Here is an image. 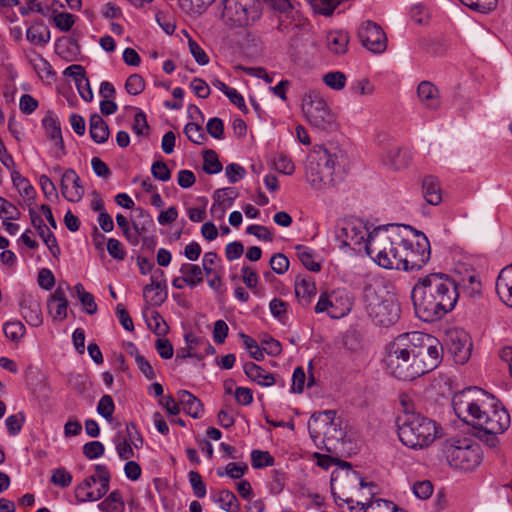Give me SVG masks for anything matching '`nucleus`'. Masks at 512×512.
<instances>
[{
    "instance_id": "f8f14e48",
    "label": "nucleus",
    "mask_w": 512,
    "mask_h": 512,
    "mask_svg": "<svg viewBox=\"0 0 512 512\" xmlns=\"http://www.w3.org/2000/svg\"><path fill=\"white\" fill-rule=\"evenodd\" d=\"M371 235L365 222L361 219L352 218L342 221L336 233L339 248H349L354 251L365 249V243Z\"/></svg>"
},
{
    "instance_id": "338daca9",
    "label": "nucleus",
    "mask_w": 512,
    "mask_h": 512,
    "mask_svg": "<svg viewBox=\"0 0 512 512\" xmlns=\"http://www.w3.org/2000/svg\"><path fill=\"white\" fill-rule=\"evenodd\" d=\"M104 451L105 447L100 441H90L83 446V454L90 460L101 457Z\"/></svg>"
},
{
    "instance_id": "3c124183",
    "label": "nucleus",
    "mask_w": 512,
    "mask_h": 512,
    "mask_svg": "<svg viewBox=\"0 0 512 512\" xmlns=\"http://www.w3.org/2000/svg\"><path fill=\"white\" fill-rule=\"evenodd\" d=\"M236 196L235 188L228 187L216 190L213 194V199L215 203L224 205L227 208L232 206Z\"/></svg>"
},
{
    "instance_id": "cd10ccee",
    "label": "nucleus",
    "mask_w": 512,
    "mask_h": 512,
    "mask_svg": "<svg viewBox=\"0 0 512 512\" xmlns=\"http://www.w3.org/2000/svg\"><path fill=\"white\" fill-rule=\"evenodd\" d=\"M422 193L426 202L430 205H438L442 201V191L439 180L432 176H426L422 181Z\"/></svg>"
},
{
    "instance_id": "a18cd8bd",
    "label": "nucleus",
    "mask_w": 512,
    "mask_h": 512,
    "mask_svg": "<svg viewBox=\"0 0 512 512\" xmlns=\"http://www.w3.org/2000/svg\"><path fill=\"white\" fill-rule=\"evenodd\" d=\"M203 161V170L207 174H217L222 171V164L214 150L204 151Z\"/></svg>"
},
{
    "instance_id": "c756f323",
    "label": "nucleus",
    "mask_w": 512,
    "mask_h": 512,
    "mask_svg": "<svg viewBox=\"0 0 512 512\" xmlns=\"http://www.w3.org/2000/svg\"><path fill=\"white\" fill-rule=\"evenodd\" d=\"M11 179L13 186L17 189L18 193L21 197H23L25 201L29 203L34 201L36 196V190L27 178L22 176L19 171L12 170Z\"/></svg>"
},
{
    "instance_id": "052dcab7",
    "label": "nucleus",
    "mask_w": 512,
    "mask_h": 512,
    "mask_svg": "<svg viewBox=\"0 0 512 512\" xmlns=\"http://www.w3.org/2000/svg\"><path fill=\"white\" fill-rule=\"evenodd\" d=\"M324 83L334 89V90H341L345 87L346 83V76L344 73L336 71V72H329L323 77Z\"/></svg>"
},
{
    "instance_id": "e433bc0d",
    "label": "nucleus",
    "mask_w": 512,
    "mask_h": 512,
    "mask_svg": "<svg viewBox=\"0 0 512 512\" xmlns=\"http://www.w3.org/2000/svg\"><path fill=\"white\" fill-rule=\"evenodd\" d=\"M103 512H124L125 504L119 490L112 491L99 505Z\"/></svg>"
},
{
    "instance_id": "72a5a7b5",
    "label": "nucleus",
    "mask_w": 512,
    "mask_h": 512,
    "mask_svg": "<svg viewBox=\"0 0 512 512\" xmlns=\"http://www.w3.org/2000/svg\"><path fill=\"white\" fill-rule=\"evenodd\" d=\"M295 251L300 262L310 271L319 272L321 270V264L315 260L314 251L304 245H296Z\"/></svg>"
},
{
    "instance_id": "de8ad7c7",
    "label": "nucleus",
    "mask_w": 512,
    "mask_h": 512,
    "mask_svg": "<svg viewBox=\"0 0 512 512\" xmlns=\"http://www.w3.org/2000/svg\"><path fill=\"white\" fill-rule=\"evenodd\" d=\"M53 23L62 32L69 31L75 23V16L67 12H53Z\"/></svg>"
},
{
    "instance_id": "f3484780",
    "label": "nucleus",
    "mask_w": 512,
    "mask_h": 512,
    "mask_svg": "<svg viewBox=\"0 0 512 512\" xmlns=\"http://www.w3.org/2000/svg\"><path fill=\"white\" fill-rule=\"evenodd\" d=\"M142 444V438L133 423L127 424L124 430L118 431L114 438L117 453L122 460L134 457L132 445L138 448Z\"/></svg>"
},
{
    "instance_id": "7c9ffc66",
    "label": "nucleus",
    "mask_w": 512,
    "mask_h": 512,
    "mask_svg": "<svg viewBox=\"0 0 512 512\" xmlns=\"http://www.w3.org/2000/svg\"><path fill=\"white\" fill-rule=\"evenodd\" d=\"M29 42L38 46H45L50 41V29L41 23L31 25L26 31Z\"/></svg>"
},
{
    "instance_id": "a19ab883",
    "label": "nucleus",
    "mask_w": 512,
    "mask_h": 512,
    "mask_svg": "<svg viewBox=\"0 0 512 512\" xmlns=\"http://www.w3.org/2000/svg\"><path fill=\"white\" fill-rule=\"evenodd\" d=\"M316 293V286L311 278L297 279L295 282V294L297 298L308 301L309 297Z\"/></svg>"
},
{
    "instance_id": "774afa93",
    "label": "nucleus",
    "mask_w": 512,
    "mask_h": 512,
    "mask_svg": "<svg viewBox=\"0 0 512 512\" xmlns=\"http://www.w3.org/2000/svg\"><path fill=\"white\" fill-rule=\"evenodd\" d=\"M270 267L276 274H284L289 268V259L282 253H276L270 259Z\"/></svg>"
},
{
    "instance_id": "9d476101",
    "label": "nucleus",
    "mask_w": 512,
    "mask_h": 512,
    "mask_svg": "<svg viewBox=\"0 0 512 512\" xmlns=\"http://www.w3.org/2000/svg\"><path fill=\"white\" fill-rule=\"evenodd\" d=\"M364 301L366 312L376 325L388 327L398 321L400 306L395 300L383 298L368 287L365 289Z\"/></svg>"
},
{
    "instance_id": "2f4dec72",
    "label": "nucleus",
    "mask_w": 512,
    "mask_h": 512,
    "mask_svg": "<svg viewBox=\"0 0 512 512\" xmlns=\"http://www.w3.org/2000/svg\"><path fill=\"white\" fill-rule=\"evenodd\" d=\"M496 292L507 305L512 307V278L509 271H500L496 281Z\"/></svg>"
},
{
    "instance_id": "b1692460",
    "label": "nucleus",
    "mask_w": 512,
    "mask_h": 512,
    "mask_svg": "<svg viewBox=\"0 0 512 512\" xmlns=\"http://www.w3.org/2000/svg\"><path fill=\"white\" fill-rule=\"evenodd\" d=\"M245 375L258 385L269 387L277 383L276 375L264 370L254 362H246L243 365Z\"/></svg>"
},
{
    "instance_id": "2eb2a0df",
    "label": "nucleus",
    "mask_w": 512,
    "mask_h": 512,
    "mask_svg": "<svg viewBox=\"0 0 512 512\" xmlns=\"http://www.w3.org/2000/svg\"><path fill=\"white\" fill-rule=\"evenodd\" d=\"M357 36L363 47L374 54H382L387 49L386 33L374 21H363L358 28Z\"/></svg>"
},
{
    "instance_id": "69168bd1",
    "label": "nucleus",
    "mask_w": 512,
    "mask_h": 512,
    "mask_svg": "<svg viewBox=\"0 0 512 512\" xmlns=\"http://www.w3.org/2000/svg\"><path fill=\"white\" fill-rule=\"evenodd\" d=\"M51 482L56 486L66 488L72 483V475L64 468H57L52 473Z\"/></svg>"
},
{
    "instance_id": "09e8293b",
    "label": "nucleus",
    "mask_w": 512,
    "mask_h": 512,
    "mask_svg": "<svg viewBox=\"0 0 512 512\" xmlns=\"http://www.w3.org/2000/svg\"><path fill=\"white\" fill-rule=\"evenodd\" d=\"M20 216L21 212L17 206L0 196V219L18 220Z\"/></svg>"
},
{
    "instance_id": "680f3d73",
    "label": "nucleus",
    "mask_w": 512,
    "mask_h": 512,
    "mask_svg": "<svg viewBox=\"0 0 512 512\" xmlns=\"http://www.w3.org/2000/svg\"><path fill=\"white\" fill-rule=\"evenodd\" d=\"M247 469L248 466L245 463L239 464L235 462H230L226 465L225 472H222L220 469H218L217 475L223 476L224 474H226L232 479H239L244 475Z\"/></svg>"
},
{
    "instance_id": "dca6fc26",
    "label": "nucleus",
    "mask_w": 512,
    "mask_h": 512,
    "mask_svg": "<svg viewBox=\"0 0 512 512\" xmlns=\"http://www.w3.org/2000/svg\"><path fill=\"white\" fill-rule=\"evenodd\" d=\"M98 475L100 487L96 490H90L89 482H81L75 489V495L80 502H93L101 499L109 491L110 472L105 465L98 464L95 466Z\"/></svg>"
},
{
    "instance_id": "7ed1b4c3",
    "label": "nucleus",
    "mask_w": 512,
    "mask_h": 512,
    "mask_svg": "<svg viewBox=\"0 0 512 512\" xmlns=\"http://www.w3.org/2000/svg\"><path fill=\"white\" fill-rule=\"evenodd\" d=\"M459 295L457 282L442 272L420 277L411 291L415 314L424 322L442 319L455 308Z\"/></svg>"
},
{
    "instance_id": "0e129e2a",
    "label": "nucleus",
    "mask_w": 512,
    "mask_h": 512,
    "mask_svg": "<svg viewBox=\"0 0 512 512\" xmlns=\"http://www.w3.org/2000/svg\"><path fill=\"white\" fill-rule=\"evenodd\" d=\"M39 184L41 186L44 196L48 200L53 201L59 198L55 184L47 175L43 174L39 177Z\"/></svg>"
},
{
    "instance_id": "423d86ee",
    "label": "nucleus",
    "mask_w": 512,
    "mask_h": 512,
    "mask_svg": "<svg viewBox=\"0 0 512 512\" xmlns=\"http://www.w3.org/2000/svg\"><path fill=\"white\" fill-rule=\"evenodd\" d=\"M398 436L405 446L423 449L430 446L439 436V427L425 416L406 413L398 419Z\"/></svg>"
},
{
    "instance_id": "412c9836",
    "label": "nucleus",
    "mask_w": 512,
    "mask_h": 512,
    "mask_svg": "<svg viewBox=\"0 0 512 512\" xmlns=\"http://www.w3.org/2000/svg\"><path fill=\"white\" fill-rule=\"evenodd\" d=\"M21 315L32 327H39L43 323L40 303L32 296L23 297L20 301Z\"/></svg>"
},
{
    "instance_id": "20e7f679",
    "label": "nucleus",
    "mask_w": 512,
    "mask_h": 512,
    "mask_svg": "<svg viewBox=\"0 0 512 512\" xmlns=\"http://www.w3.org/2000/svg\"><path fill=\"white\" fill-rule=\"evenodd\" d=\"M347 168L348 157L342 149L319 147L308 160L306 178L314 189H322L343 178Z\"/></svg>"
},
{
    "instance_id": "ea45409f",
    "label": "nucleus",
    "mask_w": 512,
    "mask_h": 512,
    "mask_svg": "<svg viewBox=\"0 0 512 512\" xmlns=\"http://www.w3.org/2000/svg\"><path fill=\"white\" fill-rule=\"evenodd\" d=\"M457 285L458 290L462 289L463 292L470 298H475L481 295L482 284L475 273L470 274L467 278H462V280L457 283Z\"/></svg>"
},
{
    "instance_id": "1a4fd4ad",
    "label": "nucleus",
    "mask_w": 512,
    "mask_h": 512,
    "mask_svg": "<svg viewBox=\"0 0 512 512\" xmlns=\"http://www.w3.org/2000/svg\"><path fill=\"white\" fill-rule=\"evenodd\" d=\"M262 16V0H224L222 19L233 28L248 27Z\"/></svg>"
},
{
    "instance_id": "8fccbe9b",
    "label": "nucleus",
    "mask_w": 512,
    "mask_h": 512,
    "mask_svg": "<svg viewBox=\"0 0 512 512\" xmlns=\"http://www.w3.org/2000/svg\"><path fill=\"white\" fill-rule=\"evenodd\" d=\"M114 411L115 404L113 398L110 395H103L97 404L98 414L110 421L113 418Z\"/></svg>"
},
{
    "instance_id": "5701e85b",
    "label": "nucleus",
    "mask_w": 512,
    "mask_h": 512,
    "mask_svg": "<svg viewBox=\"0 0 512 512\" xmlns=\"http://www.w3.org/2000/svg\"><path fill=\"white\" fill-rule=\"evenodd\" d=\"M417 95L421 104L430 110L440 107V95L438 88L428 81H422L417 88Z\"/></svg>"
},
{
    "instance_id": "4d7b16f0",
    "label": "nucleus",
    "mask_w": 512,
    "mask_h": 512,
    "mask_svg": "<svg viewBox=\"0 0 512 512\" xmlns=\"http://www.w3.org/2000/svg\"><path fill=\"white\" fill-rule=\"evenodd\" d=\"M273 164L278 172L285 175H291L295 170V166L292 160L283 153L275 155Z\"/></svg>"
},
{
    "instance_id": "49530a36",
    "label": "nucleus",
    "mask_w": 512,
    "mask_h": 512,
    "mask_svg": "<svg viewBox=\"0 0 512 512\" xmlns=\"http://www.w3.org/2000/svg\"><path fill=\"white\" fill-rule=\"evenodd\" d=\"M463 5L473 11L488 13L494 10L498 0H459Z\"/></svg>"
},
{
    "instance_id": "4c0bfd02",
    "label": "nucleus",
    "mask_w": 512,
    "mask_h": 512,
    "mask_svg": "<svg viewBox=\"0 0 512 512\" xmlns=\"http://www.w3.org/2000/svg\"><path fill=\"white\" fill-rule=\"evenodd\" d=\"M72 290L81 302L85 312L89 315H94L98 310L94 296L90 292L85 291L82 283H77Z\"/></svg>"
},
{
    "instance_id": "864d4df0",
    "label": "nucleus",
    "mask_w": 512,
    "mask_h": 512,
    "mask_svg": "<svg viewBox=\"0 0 512 512\" xmlns=\"http://www.w3.org/2000/svg\"><path fill=\"white\" fill-rule=\"evenodd\" d=\"M251 463L253 468L272 466L274 457L268 451L253 450L251 452Z\"/></svg>"
},
{
    "instance_id": "37998d69",
    "label": "nucleus",
    "mask_w": 512,
    "mask_h": 512,
    "mask_svg": "<svg viewBox=\"0 0 512 512\" xmlns=\"http://www.w3.org/2000/svg\"><path fill=\"white\" fill-rule=\"evenodd\" d=\"M185 342L190 350H205L206 353H215V348L204 337H198L193 333L185 334Z\"/></svg>"
},
{
    "instance_id": "79ce46f5",
    "label": "nucleus",
    "mask_w": 512,
    "mask_h": 512,
    "mask_svg": "<svg viewBox=\"0 0 512 512\" xmlns=\"http://www.w3.org/2000/svg\"><path fill=\"white\" fill-rule=\"evenodd\" d=\"M137 220L132 221L135 230L145 233H150L154 230L155 224L152 217L142 208H137Z\"/></svg>"
},
{
    "instance_id": "393cba45",
    "label": "nucleus",
    "mask_w": 512,
    "mask_h": 512,
    "mask_svg": "<svg viewBox=\"0 0 512 512\" xmlns=\"http://www.w3.org/2000/svg\"><path fill=\"white\" fill-rule=\"evenodd\" d=\"M42 125L47 136L55 141V147L61 151V156L65 155L64 141L62 138L60 122L53 112H47L42 119Z\"/></svg>"
},
{
    "instance_id": "4be33fe9",
    "label": "nucleus",
    "mask_w": 512,
    "mask_h": 512,
    "mask_svg": "<svg viewBox=\"0 0 512 512\" xmlns=\"http://www.w3.org/2000/svg\"><path fill=\"white\" fill-rule=\"evenodd\" d=\"M411 161V153L398 146L390 147L383 157V163L393 170L405 169L410 165Z\"/></svg>"
},
{
    "instance_id": "6ab92c4d",
    "label": "nucleus",
    "mask_w": 512,
    "mask_h": 512,
    "mask_svg": "<svg viewBox=\"0 0 512 512\" xmlns=\"http://www.w3.org/2000/svg\"><path fill=\"white\" fill-rule=\"evenodd\" d=\"M47 309L54 322H62L67 318L68 300L61 285L49 296Z\"/></svg>"
},
{
    "instance_id": "c03bdc74",
    "label": "nucleus",
    "mask_w": 512,
    "mask_h": 512,
    "mask_svg": "<svg viewBox=\"0 0 512 512\" xmlns=\"http://www.w3.org/2000/svg\"><path fill=\"white\" fill-rule=\"evenodd\" d=\"M3 332L9 340L19 342L25 335L26 329L20 321H9L4 324Z\"/></svg>"
},
{
    "instance_id": "bf43d9fd",
    "label": "nucleus",
    "mask_w": 512,
    "mask_h": 512,
    "mask_svg": "<svg viewBox=\"0 0 512 512\" xmlns=\"http://www.w3.org/2000/svg\"><path fill=\"white\" fill-rule=\"evenodd\" d=\"M189 482L193 493L197 498H203L206 495V485L201 475L197 471H190L188 474Z\"/></svg>"
},
{
    "instance_id": "5fc2aeb1",
    "label": "nucleus",
    "mask_w": 512,
    "mask_h": 512,
    "mask_svg": "<svg viewBox=\"0 0 512 512\" xmlns=\"http://www.w3.org/2000/svg\"><path fill=\"white\" fill-rule=\"evenodd\" d=\"M215 0H180L181 7L190 14H200Z\"/></svg>"
},
{
    "instance_id": "13d9d810",
    "label": "nucleus",
    "mask_w": 512,
    "mask_h": 512,
    "mask_svg": "<svg viewBox=\"0 0 512 512\" xmlns=\"http://www.w3.org/2000/svg\"><path fill=\"white\" fill-rule=\"evenodd\" d=\"M289 304L282 299L274 298L269 303V309L273 317L279 321H284L287 318Z\"/></svg>"
},
{
    "instance_id": "f03ea898",
    "label": "nucleus",
    "mask_w": 512,
    "mask_h": 512,
    "mask_svg": "<svg viewBox=\"0 0 512 512\" xmlns=\"http://www.w3.org/2000/svg\"><path fill=\"white\" fill-rule=\"evenodd\" d=\"M489 395L482 389L470 387L454 395L452 404L457 417L478 430L477 437L490 448L499 444L511 423L508 411L497 404L489 405Z\"/></svg>"
},
{
    "instance_id": "f257e3e1",
    "label": "nucleus",
    "mask_w": 512,
    "mask_h": 512,
    "mask_svg": "<svg viewBox=\"0 0 512 512\" xmlns=\"http://www.w3.org/2000/svg\"><path fill=\"white\" fill-rule=\"evenodd\" d=\"M443 357L440 341L423 332L398 335L386 346V371L402 381H412L438 367Z\"/></svg>"
},
{
    "instance_id": "4468645a",
    "label": "nucleus",
    "mask_w": 512,
    "mask_h": 512,
    "mask_svg": "<svg viewBox=\"0 0 512 512\" xmlns=\"http://www.w3.org/2000/svg\"><path fill=\"white\" fill-rule=\"evenodd\" d=\"M335 411L325 410L323 412L314 413L308 421V431L311 438L316 441L323 438V441H330L332 438H341V431L337 430L334 423Z\"/></svg>"
},
{
    "instance_id": "473e14b6",
    "label": "nucleus",
    "mask_w": 512,
    "mask_h": 512,
    "mask_svg": "<svg viewBox=\"0 0 512 512\" xmlns=\"http://www.w3.org/2000/svg\"><path fill=\"white\" fill-rule=\"evenodd\" d=\"M180 273L186 279V284L194 288L203 282L202 269L197 264L183 263L180 267Z\"/></svg>"
},
{
    "instance_id": "0eeeda50",
    "label": "nucleus",
    "mask_w": 512,
    "mask_h": 512,
    "mask_svg": "<svg viewBox=\"0 0 512 512\" xmlns=\"http://www.w3.org/2000/svg\"><path fill=\"white\" fill-rule=\"evenodd\" d=\"M442 453L450 467L470 472L483 460L480 445L470 438H449L442 443Z\"/></svg>"
},
{
    "instance_id": "ddd939ff",
    "label": "nucleus",
    "mask_w": 512,
    "mask_h": 512,
    "mask_svg": "<svg viewBox=\"0 0 512 512\" xmlns=\"http://www.w3.org/2000/svg\"><path fill=\"white\" fill-rule=\"evenodd\" d=\"M351 307L352 301L349 294L345 290H338L329 295L321 294L315 306V312H326L331 318L339 319L347 315Z\"/></svg>"
},
{
    "instance_id": "c9c22d12",
    "label": "nucleus",
    "mask_w": 512,
    "mask_h": 512,
    "mask_svg": "<svg viewBox=\"0 0 512 512\" xmlns=\"http://www.w3.org/2000/svg\"><path fill=\"white\" fill-rule=\"evenodd\" d=\"M148 328L158 336L168 333L169 327L158 311L151 310L148 316L147 312H143Z\"/></svg>"
},
{
    "instance_id": "39448f33",
    "label": "nucleus",
    "mask_w": 512,
    "mask_h": 512,
    "mask_svg": "<svg viewBox=\"0 0 512 512\" xmlns=\"http://www.w3.org/2000/svg\"><path fill=\"white\" fill-rule=\"evenodd\" d=\"M404 240L393 225L379 226L371 231L365 251L379 266L399 270Z\"/></svg>"
},
{
    "instance_id": "6e6552de",
    "label": "nucleus",
    "mask_w": 512,
    "mask_h": 512,
    "mask_svg": "<svg viewBox=\"0 0 512 512\" xmlns=\"http://www.w3.org/2000/svg\"><path fill=\"white\" fill-rule=\"evenodd\" d=\"M302 112L308 123L315 129L331 132L338 127L335 113L320 92L309 90L302 97Z\"/></svg>"
},
{
    "instance_id": "58836bf2",
    "label": "nucleus",
    "mask_w": 512,
    "mask_h": 512,
    "mask_svg": "<svg viewBox=\"0 0 512 512\" xmlns=\"http://www.w3.org/2000/svg\"><path fill=\"white\" fill-rule=\"evenodd\" d=\"M214 501L219 503L220 508L226 512H240V503L230 490L219 491Z\"/></svg>"
},
{
    "instance_id": "a211bd4d",
    "label": "nucleus",
    "mask_w": 512,
    "mask_h": 512,
    "mask_svg": "<svg viewBox=\"0 0 512 512\" xmlns=\"http://www.w3.org/2000/svg\"><path fill=\"white\" fill-rule=\"evenodd\" d=\"M60 186L62 195L67 201L79 202L84 196L85 190L81 185L80 177L71 168L63 172Z\"/></svg>"
},
{
    "instance_id": "6e6d98bb",
    "label": "nucleus",
    "mask_w": 512,
    "mask_h": 512,
    "mask_svg": "<svg viewBox=\"0 0 512 512\" xmlns=\"http://www.w3.org/2000/svg\"><path fill=\"white\" fill-rule=\"evenodd\" d=\"M145 89V81L139 74L130 75L125 82V90L130 95H138Z\"/></svg>"
},
{
    "instance_id": "9b49d317",
    "label": "nucleus",
    "mask_w": 512,
    "mask_h": 512,
    "mask_svg": "<svg viewBox=\"0 0 512 512\" xmlns=\"http://www.w3.org/2000/svg\"><path fill=\"white\" fill-rule=\"evenodd\" d=\"M412 230L415 232L417 240L415 243L406 239L404 240L401 256L402 263L399 266V270H419L430 259L431 250L427 237L422 232Z\"/></svg>"
},
{
    "instance_id": "bb28decb",
    "label": "nucleus",
    "mask_w": 512,
    "mask_h": 512,
    "mask_svg": "<svg viewBox=\"0 0 512 512\" xmlns=\"http://www.w3.org/2000/svg\"><path fill=\"white\" fill-rule=\"evenodd\" d=\"M350 37L342 30L330 31L326 36V47L335 55H343L348 50Z\"/></svg>"
},
{
    "instance_id": "603ef678",
    "label": "nucleus",
    "mask_w": 512,
    "mask_h": 512,
    "mask_svg": "<svg viewBox=\"0 0 512 512\" xmlns=\"http://www.w3.org/2000/svg\"><path fill=\"white\" fill-rule=\"evenodd\" d=\"M184 133L187 138L195 144H202L206 139L202 126L193 122L186 124Z\"/></svg>"
},
{
    "instance_id": "a878e982",
    "label": "nucleus",
    "mask_w": 512,
    "mask_h": 512,
    "mask_svg": "<svg viewBox=\"0 0 512 512\" xmlns=\"http://www.w3.org/2000/svg\"><path fill=\"white\" fill-rule=\"evenodd\" d=\"M177 399L182 409L192 418H201L204 413L203 404L192 393L187 390H180L177 393Z\"/></svg>"
},
{
    "instance_id": "e2e57ef3",
    "label": "nucleus",
    "mask_w": 512,
    "mask_h": 512,
    "mask_svg": "<svg viewBox=\"0 0 512 512\" xmlns=\"http://www.w3.org/2000/svg\"><path fill=\"white\" fill-rule=\"evenodd\" d=\"M107 251L112 258L118 261L124 260L127 255L123 244L115 238H109L107 240Z\"/></svg>"
},
{
    "instance_id": "aec40b11",
    "label": "nucleus",
    "mask_w": 512,
    "mask_h": 512,
    "mask_svg": "<svg viewBox=\"0 0 512 512\" xmlns=\"http://www.w3.org/2000/svg\"><path fill=\"white\" fill-rule=\"evenodd\" d=\"M449 350L454 355L455 362L464 364L470 356L471 343L464 331L455 330L449 334Z\"/></svg>"
},
{
    "instance_id": "c85d7f7f",
    "label": "nucleus",
    "mask_w": 512,
    "mask_h": 512,
    "mask_svg": "<svg viewBox=\"0 0 512 512\" xmlns=\"http://www.w3.org/2000/svg\"><path fill=\"white\" fill-rule=\"evenodd\" d=\"M89 125V133L94 142L102 144L108 140L110 134L108 125L99 114L91 115Z\"/></svg>"
},
{
    "instance_id": "f704fd0d",
    "label": "nucleus",
    "mask_w": 512,
    "mask_h": 512,
    "mask_svg": "<svg viewBox=\"0 0 512 512\" xmlns=\"http://www.w3.org/2000/svg\"><path fill=\"white\" fill-rule=\"evenodd\" d=\"M361 505L363 512H406L398 508L393 502L383 499H376L367 503L357 502Z\"/></svg>"
}]
</instances>
